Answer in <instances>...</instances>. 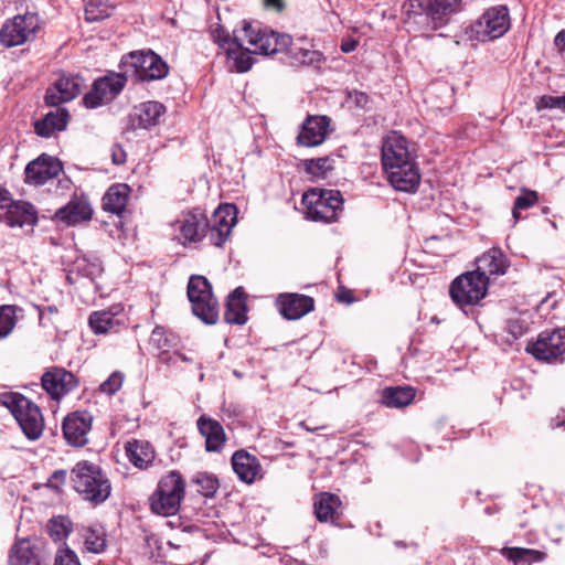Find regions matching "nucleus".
Here are the masks:
<instances>
[{
	"label": "nucleus",
	"mask_w": 565,
	"mask_h": 565,
	"mask_svg": "<svg viewBox=\"0 0 565 565\" xmlns=\"http://www.w3.org/2000/svg\"><path fill=\"white\" fill-rule=\"evenodd\" d=\"M382 164L388 181L398 191H414L420 181L419 170L407 148V140L399 135L386 138L382 147Z\"/></svg>",
	"instance_id": "1"
},
{
	"label": "nucleus",
	"mask_w": 565,
	"mask_h": 565,
	"mask_svg": "<svg viewBox=\"0 0 565 565\" xmlns=\"http://www.w3.org/2000/svg\"><path fill=\"white\" fill-rule=\"evenodd\" d=\"M460 0H408L404 7L405 24L409 30L435 31L448 22Z\"/></svg>",
	"instance_id": "2"
},
{
	"label": "nucleus",
	"mask_w": 565,
	"mask_h": 565,
	"mask_svg": "<svg viewBox=\"0 0 565 565\" xmlns=\"http://www.w3.org/2000/svg\"><path fill=\"white\" fill-rule=\"evenodd\" d=\"M70 480L82 500L94 505L104 503L111 493V482L97 463L81 460L71 469Z\"/></svg>",
	"instance_id": "3"
},
{
	"label": "nucleus",
	"mask_w": 565,
	"mask_h": 565,
	"mask_svg": "<svg viewBox=\"0 0 565 565\" xmlns=\"http://www.w3.org/2000/svg\"><path fill=\"white\" fill-rule=\"evenodd\" d=\"M0 405L7 407L29 440H38L44 430V418L40 407L15 392L0 394Z\"/></svg>",
	"instance_id": "4"
},
{
	"label": "nucleus",
	"mask_w": 565,
	"mask_h": 565,
	"mask_svg": "<svg viewBox=\"0 0 565 565\" xmlns=\"http://www.w3.org/2000/svg\"><path fill=\"white\" fill-rule=\"evenodd\" d=\"M301 203L306 217L313 222H335L343 209V199L338 190L309 189L303 193Z\"/></svg>",
	"instance_id": "5"
},
{
	"label": "nucleus",
	"mask_w": 565,
	"mask_h": 565,
	"mask_svg": "<svg viewBox=\"0 0 565 565\" xmlns=\"http://www.w3.org/2000/svg\"><path fill=\"white\" fill-rule=\"evenodd\" d=\"M185 493V482L180 472L173 470L163 476L150 497L152 512L159 515H173L178 512Z\"/></svg>",
	"instance_id": "6"
},
{
	"label": "nucleus",
	"mask_w": 565,
	"mask_h": 565,
	"mask_svg": "<svg viewBox=\"0 0 565 565\" xmlns=\"http://www.w3.org/2000/svg\"><path fill=\"white\" fill-rule=\"evenodd\" d=\"M489 279L481 277L475 270L466 271L456 277L449 286V296L452 302L466 311L475 307L487 296Z\"/></svg>",
	"instance_id": "7"
},
{
	"label": "nucleus",
	"mask_w": 565,
	"mask_h": 565,
	"mask_svg": "<svg viewBox=\"0 0 565 565\" xmlns=\"http://www.w3.org/2000/svg\"><path fill=\"white\" fill-rule=\"evenodd\" d=\"M188 298L192 312L206 324H215L218 320V302L213 296L212 285L204 277L193 275L188 282Z\"/></svg>",
	"instance_id": "8"
},
{
	"label": "nucleus",
	"mask_w": 565,
	"mask_h": 565,
	"mask_svg": "<svg viewBox=\"0 0 565 565\" xmlns=\"http://www.w3.org/2000/svg\"><path fill=\"white\" fill-rule=\"evenodd\" d=\"M510 29V15L505 6L487 9L472 24L471 31L480 42L493 41L503 36Z\"/></svg>",
	"instance_id": "9"
},
{
	"label": "nucleus",
	"mask_w": 565,
	"mask_h": 565,
	"mask_svg": "<svg viewBox=\"0 0 565 565\" xmlns=\"http://www.w3.org/2000/svg\"><path fill=\"white\" fill-rule=\"evenodd\" d=\"M241 33L253 47V54L274 55L284 52L290 45L289 34H280L271 30H256L248 22H244Z\"/></svg>",
	"instance_id": "10"
},
{
	"label": "nucleus",
	"mask_w": 565,
	"mask_h": 565,
	"mask_svg": "<svg viewBox=\"0 0 565 565\" xmlns=\"http://www.w3.org/2000/svg\"><path fill=\"white\" fill-rule=\"evenodd\" d=\"M124 63L134 67L137 78L141 82L162 79L169 73L168 64L151 50L131 52L124 57Z\"/></svg>",
	"instance_id": "11"
},
{
	"label": "nucleus",
	"mask_w": 565,
	"mask_h": 565,
	"mask_svg": "<svg viewBox=\"0 0 565 565\" xmlns=\"http://www.w3.org/2000/svg\"><path fill=\"white\" fill-rule=\"evenodd\" d=\"M79 385L78 379L71 371L61 366L47 367L41 376V386L49 397L60 403Z\"/></svg>",
	"instance_id": "12"
},
{
	"label": "nucleus",
	"mask_w": 565,
	"mask_h": 565,
	"mask_svg": "<svg viewBox=\"0 0 565 565\" xmlns=\"http://www.w3.org/2000/svg\"><path fill=\"white\" fill-rule=\"evenodd\" d=\"M127 83V76L121 73H109L94 81L90 90L84 96L88 108H96L116 98Z\"/></svg>",
	"instance_id": "13"
},
{
	"label": "nucleus",
	"mask_w": 565,
	"mask_h": 565,
	"mask_svg": "<svg viewBox=\"0 0 565 565\" xmlns=\"http://www.w3.org/2000/svg\"><path fill=\"white\" fill-rule=\"evenodd\" d=\"M38 29L39 18L36 14L17 15L1 28L0 42L7 47L21 45L34 39Z\"/></svg>",
	"instance_id": "14"
},
{
	"label": "nucleus",
	"mask_w": 565,
	"mask_h": 565,
	"mask_svg": "<svg viewBox=\"0 0 565 565\" xmlns=\"http://www.w3.org/2000/svg\"><path fill=\"white\" fill-rule=\"evenodd\" d=\"M526 351L536 360L556 361L565 353V329L541 332L536 341L527 343Z\"/></svg>",
	"instance_id": "15"
},
{
	"label": "nucleus",
	"mask_w": 565,
	"mask_h": 565,
	"mask_svg": "<svg viewBox=\"0 0 565 565\" xmlns=\"http://www.w3.org/2000/svg\"><path fill=\"white\" fill-rule=\"evenodd\" d=\"M92 425L93 416L89 412L75 411L68 413L62 422V431L66 444L76 448L86 446Z\"/></svg>",
	"instance_id": "16"
},
{
	"label": "nucleus",
	"mask_w": 565,
	"mask_h": 565,
	"mask_svg": "<svg viewBox=\"0 0 565 565\" xmlns=\"http://www.w3.org/2000/svg\"><path fill=\"white\" fill-rule=\"evenodd\" d=\"M63 170L61 161L49 154H41L25 167V182L33 185H43L56 178Z\"/></svg>",
	"instance_id": "17"
},
{
	"label": "nucleus",
	"mask_w": 565,
	"mask_h": 565,
	"mask_svg": "<svg viewBox=\"0 0 565 565\" xmlns=\"http://www.w3.org/2000/svg\"><path fill=\"white\" fill-rule=\"evenodd\" d=\"M84 81L77 75H63L46 89L44 100L47 106H58L74 99L82 90Z\"/></svg>",
	"instance_id": "18"
},
{
	"label": "nucleus",
	"mask_w": 565,
	"mask_h": 565,
	"mask_svg": "<svg viewBox=\"0 0 565 565\" xmlns=\"http://www.w3.org/2000/svg\"><path fill=\"white\" fill-rule=\"evenodd\" d=\"M166 106L156 100H149L134 107L129 116L134 129H151L160 124L166 114Z\"/></svg>",
	"instance_id": "19"
},
{
	"label": "nucleus",
	"mask_w": 565,
	"mask_h": 565,
	"mask_svg": "<svg viewBox=\"0 0 565 565\" xmlns=\"http://www.w3.org/2000/svg\"><path fill=\"white\" fill-rule=\"evenodd\" d=\"M235 221L234 205L226 204L216 209L213 213V224L209 227L211 244L221 247L227 241Z\"/></svg>",
	"instance_id": "20"
},
{
	"label": "nucleus",
	"mask_w": 565,
	"mask_h": 565,
	"mask_svg": "<svg viewBox=\"0 0 565 565\" xmlns=\"http://www.w3.org/2000/svg\"><path fill=\"white\" fill-rule=\"evenodd\" d=\"M54 216L67 225H76L92 218L93 207L85 195H73L66 205L55 212Z\"/></svg>",
	"instance_id": "21"
},
{
	"label": "nucleus",
	"mask_w": 565,
	"mask_h": 565,
	"mask_svg": "<svg viewBox=\"0 0 565 565\" xmlns=\"http://www.w3.org/2000/svg\"><path fill=\"white\" fill-rule=\"evenodd\" d=\"M280 315L288 320H297L315 308L313 298L300 294H284L277 298Z\"/></svg>",
	"instance_id": "22"
},
{
	"label": "nucleus",
	"mask_w": 565,
	"mask_h": 565,
	"mask_svg": "<svg viewBox=\"0 0 565 565\" xmlns=\"http://www.w3.org/2000/svg\"><path fill=\"white\" fill-rule=\"evenodd\" d=\"M199 433L205 439V450L207 452H220L223 450L227 440L223 426L206 415H201L196 420Z\"/></svg>",
	"instance_id": "23"
},
{
	"label": "nucleus",
	"mask_w": 565,
	"mask_h": 565,
	"mask_svg": "<svg viewBox=\"0 0 565 565\" xmlns=\"http://www.w3.org/2000/svg\"><path fill=\"white\" fill-rule=\"evenodd\" d=\"M329 119L326 116H309L302 124L297 137L299 145L305 147H317L327 137Z\"/></svg>",
	"instance_id": "24"
},
{
	"label": "nucleus",
	"mask_w": 565,
	"mask_h": 565,
	"mask_svg": "<svg viewBox=\"0 0 565 565\" xmlns=\"http://www.w3.org/2000/svg\"><path fill=\"white\" fill-rule=\"evenodd\" d=\"M477 268L475 269L481 277L500 276L504 275L509 262L505 254L500 248H490L483 253L476 260Z\"/></svg>",
	"instance_id": "25"
},
{
	"label": "nucleus",
	"mask_w": 565,
	"mask_h": 565,
	"mask_svg": "<svg viewBox=\"0 0 565 565\" xmlns=\"http://www.w3.org/2000/svg\"><path fill=\"white\" fill-rule=\"evenodd\" d=\"M232 467L238 479L248 484L253 483L262 471L259 460L244 449L233 454Z\"/></svg>",
	"instance_id": "26"
},
{
	"label": "nucleus",
	"mask_w": 565,
	"mask_h": 565,
	"mask_svg": "<svg viewBox=\"0 0 565 565\" xmlns=\"http://www.w3.org/2000/svg\"><path fill=\"white\" fill-rule=\"evenodd\" d=\"M210 224L203 213H189L181 221L180 233L183 237V244L198 243L206 234H210Z\"/></svg>",
	"instance_id": "27"
},
{
	"label": "nucleus",
	"mask_w": 565,
	"mask_h": 565,
	"mask_svg": "<svg viewBox=\"0 0 565 565\" xmlns=\"http://www.w3.org/2000/svg\"><path fill=\"white\" fill-rule=\"evenodd\" d=\"M68 119L70 114L67 109L57 107L34 122V131L40 137L50 138L55 131L65 130Z\"/></svg>",
	"instance_id": "28"
},
{
	"label": "nucleus",
	"mask_w": 565,
	"mask_h": 565,
	"mask_svg": "<svg viewBox=\"0 0 565 565\" xmlns=\"http://www.w3.org/2000/svg\"><path fill=\"white\" fill-rule=\"evenodd\" d=\"M244 41H246V38L241 33V30H235L233 32V46L230 45L226 49V54L233 61L234 67L238 73L249 71L254 64V58L250 56L253 50L244 47Z\"/></svg>",
	"instance_id": "29"
},
{
	"label": "nucleus",
	"mask_w": 565,
	"mask_h": 565,
	"mask_svg": "<svg viewBox=\"0 0 565 565\" xmlns=\"http://www.w3.org/2000/svg\"><path fill=\"white\" fill-rule=\"evenodd\" d=\"M246 312V292L243 287H237L227 297L224 320L230 324H244L247 320Z\"/></svg>",
	"instance_id": "30"
},
{
	"label": "nucleus",
	"mask_w": 565,
	"mask_h": 565,
	"mask_svg": "<svg viewBox=\"0 0 565 565\" xmlns=\"http://www.w3.org/2000/svg\"><path fill=\"white\" fill-rule=\"evenodd\" d=\"M3 220L11 227L33 225L38 221L35 211L30 203L14 200H12V205L3 212Z\"/></svg>",
	"instance_id": "31"
},
{
	"label": "nucleus",
	"mask_w": 565,
	"mask_h": 565,
	"mask_svg": "<svg viewBox=\"0 0 565 565\" xmlns=\"http://www.w3.org/2000/svg\"><path fill=\"white\" fill-rule=\"evenodd\" d=\"M130 188L125 183H115L108 188L103 196V210L120 215L127 205Z\"/></svg>",
	"instance_id": "32"
},
{
	"label": "nucleus",
	"mask_w": 565,
	"mask_h": 565,
	"mask_svg": "<svg viewBox=\"0 0 565 565\" xmlns=\"http://www.w3.org/2000/svg\"><path fill=\"white\" fill-rule=\"evenodd\" d=\"M313 508L319 522H334L340 516L341 500L335 494L322 492L316 497Z\"/></svg>",
	"instance_id": "33"
},
{
	"label": "nucleus",
	"mask_w": 565,
	"mask_h": 565,
	"mask_svg": "<svg viewBox=\"0 0 565 565\" xmlns=\"http://www.w3.org/2000/svg\"><path fill=\"white\" fill-rule=\"evenodd\" d=\"M125 449L129 461L139 469H147L156 456L153 447L147 440L129 441Z\"/></svg>",
	"instance_id": "34"
},
{
	"label": "nucleus",
	"mask_w": 565,
	"mask_h": 565,
	"mask_svg": "<svg viewBox=\"0 0 565 565\" xmlns=\"http://www.w3.org/2000/svg\"><path fill=\"white\" fill-rule=\"evenodd\" d=\"M416 391L412 386H388L381 393V403L388 408H403L415 398Z\"/></svg>",
	"instance_id": "35"
},
{
	"label": "nucleus",
	"mask_w": 565,
	"mask_h": 565,
	"mask_svg": "<svg viewBox=\"0 0 565 565\" xmlns=\"http://www.w3.org/2000/svg\"><path fill=\"white\" fill-rule=\"evenodd\" d=\"M501 555L513 565H533L543 563L547 558L544 551L525 547H503Z\"/></svg>",
	"instance_id": "36"
},
{
	"label": "nucleus",
	"mask_w": 565,
	"mask_h": 565,
	"mask_svg": "<svg viewBox=\"0 0 565 565\" xmlns=\"http://www.w3.org/2000/svg\"><path fill=\"white\" fill-rule=\"evenodd\" d=\"M9 565L38 564V555L34 545L28 539L17 540L9 551Z\"/></svg>",
	"instance_id": "37"
},
{
	"label": "nucleus",
	"mask_w": 565,
	"mask_h": 565,
	"mask_svg": "<svg viewBox=\"0 0 565 565\" xmlns=\"http://www.w3.org/2000/svg\"><path fill=\"white\" fill-rule=\"evenodd\" d=\"M77 274L82 277H86L94 281L103 273V265L98 257H88L86 255L78 256L73 264V269L67 276V279L72 281V274Z\"/></svg>",
	"instance_id": "38"
},
{
	"label": "nucleus",
	"mask_w": 565,
	"mask_h": 565,
	"mask_svg": "<svg viewBox=\"0 0 565 565\" xmlns=\"http://www.w3.org/2000/svg\"><path fill=\"white\" fill-rule=\"evenodd\" d=\"M88 323L95 334H106L119 326V320L113 311L100 310L90 313Z\"/></svg>",
	"instance_id": "39"
},
{
	"label": "nucleus",
	"mask_w": 565,
	"mask_h": 565,
	"mask_svg": "<svg viewBox=\"0 0 565 565\" xmlns=\"http://www.w3.org/2000/svg\"><path fill=\"white\" fill-rule=\"evenodd\" d=\"M334 159L326 156L317 159H306L301 166L306 173L311 175L312 180L324 179L333 170Z\"/></svg>",
	"instance_id": "40"
},
{
	"label": "nucleus",
	"mask_w": 565,
	"mask_h": 565,
	"mask_svg": "<svg viewBox=\"0 0 565 565\" xmlns=\"http://www.w3.org/2000/svg\"><path fill=\"white\" fill-rule=\"evenodd\" d=\"M46 530L55 542H61L72 532V522L67 516H54L49 521Z\"/></svg>",
	"instance_id": "41"
},
{
	"label": "nucleus",
	"mask_w": 565,
	"mask_h": 565,
	"mask_svg": "<svg viewBox=\"0 0 565 565\" xmlns=\"http://www.w3.org/2000/svg\"><path fill=\"white\" fill-rule=\"evenodd\" d=\"M539 202V194L534 190L521 189V193L515 198L512 216L515 222L521 218V211H525L534 206Z\"/></svg>",
	"instance_id": "42"
},
{
	"label": "nucleus",
	"mask_w": 565,
	"mask_h": 565,
	"mask_svg": "<svg viewBox=\"0 0 565 565\" xmlns=\"http://www.w3.org/2000/svg\"><path fill=\"white\" fill-rule=\"evenodd\" d=\"M18 307L13 305L0 306V340L8 338L17 324Z\"/></svg>",
	"instance_id": "43"
},
{
	"label": "nucleus",
	"mask_w": 565,
	"mask_h": 565,
	"mask_svg": "<svg viewBox=\"0 0 565 565\" xmlns=\"http://www.w3.org/2000/svg\"><path fill=\"white\" fill-rule=\"evenodd\" d=\"M193 482L198 486V492L205 498H212L220 487L217 478L207 472H198Z\"/></svg>",
	"instance_id": "44"
},
{
	"label": "nucleus",
	"mask_w": 565,
	"mask_h": 565,
	"mask_svg": "<svg viewBox=\"0 0 565 565\" xmlns=\"http://www.w3.org/2000/svg\"><path fill=\"white\" fill-rule=\"evenodd\" d=\"M84 539L87 551L96 554L104 552L106 547V534L103 529H86Z\"/></svg>",
	"instance_id": "45"
},
{
	"label": "nucleus",
	"mask_w": 565,
	"mask_h": 565,
	"mask_svg": "<svg viewBox=\"0 0 565 565\" xmlns=\"http://www.w3.org/2000/svg\"><path fill=\"white\" fill-rule=\"evenodd\" d=\"M110 15V8L104 0H88L85 6V19L88 22L102 21Z\"/></svg>",
	"instance_id": "46"
},
{
	"label": "nucleus",
	"mask_w": 565,
	"mask_h": 565,
	"mask_svg": "<svg viewBox=\"0 0 565 565\" xmlns=\"http://www.w3.org/2000/svg\"><path fill=\"white\" fill-rule=\"evenodd\" d=\"M288 46L289 47H287L284 52L287 53L296 63L311 64L315 61V56L318 54L316 51L305 49L294 43L291 38L290 45Z\"/></svg>",
	"instance_id": "47"
},
{
	"label": "nucleus",
	"mask_w": 565,
	"mask_h": 565,
	"mask_svg": "<svg viewBox=\"0 0 565 565\" xmlns=\"http://www.w3.org/2000/svg\"><path fill=\"white\" fill-rule=\"evenodd\" d=\"M505 330L512 340H518L527 332V323L521 318H511L507 321Z\"/></svg>",
	"instance_id": "48"
},
{
	"label": "nucleus",
	"mask_w": 565,
	"mask_h": 565,
	"mask_svg": "<svg viewBox=\"0 0 565 565\" xmlns=\"http://www.w3.org/2000/svg\"><path fill=\"white\" fill-rule=\"evenodd\" d=\"M543 108L565 110V94L562 96H542L537 102V109Z\"/></svg>",
	"instance_id": "49"
},
{
	"label": "nucleus",
	"mask_w": 565,
	"mask_h": 565,
	"mask_svg": "<svg viewBox=\"0 0 565 565\" xmlns=\"http://www.w3.org/2000/svg\"><path fill=\"white\" fill-rule=\"evenodd\" d=\"M122 385V375L120 373H113L106 381H104L99 390L108 395L115 394Z\"/></svg>",
	"instance_id": "50"
},
{
	"label": "nucleus",
	"mask_w": 565,
	"mask_h": 565,
	"mask_svg": "<svg viewBox=\"0 0 565 565\" xmlns=\"http://www.w3.org/2000/svg\"><path fill=\"white\" fill-rule=\"evenodd\" d=\"M54 565H81V563L73 551L64 548L57 552Z\"/></svg>",
	"instance_id": "51"
},
{
	"label": "nucleus",
	"mask_w": 565,
	"mask_h": 565,
	"mask_svg": "<svg viewBox=\"0 0 565 565\" xmlns=\"http://www.w3.org/2000/svg\"><path fill=\"white\" fill-rule=\"evenodd\" d=\"M212 36L213 40L225 51L230 45L233 46V35H231L223 26H218L213 30Z\"/></svg>",
	"instance_id": "52"
},
{
	"label": "nucleus",
	"mask_w": 565,
	"mask_h": 565,
	"mask_svg": "<svg viewBox=\"0 0 565 565\" xmlns=\"http://www.w3.org/2000/svg\"><path fill=\"white\" fill-rule=\"evenodd\" d=\"M349 98L360 108H365L370 102L367 94L358 90L350 93Z\"/></svg>",
	"instance_id": "53"
},
{
	"label": "nucleus",
	"mask_w": 565,
	"mask_h": 565,
	"mask_svg": "<svg viewBox=\"0 0 565 565\" xmlns=\"http://www.w3.org/2000/svg\"><path fill=\"white\" fill-rule=\"evenodd\" d=\"M164 329L161 327H156L152 331L151 339L154 343H157L159 349H163L167 347L168 340L163 338Z\"/></svg>",
	"instance_id": "54"
},
{
	"label": "nucleus",
	"mask_w": 565,
	"mask_h": 565,
	"mask_svg": "<svg viewBox=\"0 0 565 565\" xmlns=\"http://www.w3.org/2000/svg\"><path fill=\"white\" fill-rule=\"evenodd\" d=\"M12 200L11 193L0 185V211L4 212L7 207L12 205Z\"/></svg>",
	"instance_id": "55"
},
{
	"label": "nucleus",
	"mask_w": 565,
	"mask_h": 565,
	"mask_svg": "<svg viewBox=\"0 0 565 565\" xmlns=\"http://www.w3.org/2000/svg\"><path fill=\"white\" fill-rule=\"evenodd\" d=\"M111 159L115 164H121L126 161V152L119 145H114L111 148Z\"/></svg>",
	"instance_id": "56"
},
{
	"label": "nucleus",
	"mask_w": 565,
	"mask_h": 565,
	"mask_svg": "<svg viewBox=\"0 0 565 565\" xmlns=\"http://www.w3.org/2000/svg\"><path fill=\"white\" fill-rule=\"evenodd\" d=\"M67 477V472L65 470H56L52 473L49 482L52 487L57 488L58 483H64Z\"/></svg>",
	"instance_id": "57"
},
{
	"label": "nucleus",
	"mask_w": 565,
	"mask_h": 565,
	"mask_svg": "<svg viewBox=\"0 0 565 565\" xmlns=\"http://www.w3.org/2000/svg\"><path fill=\"white\" fill-rule=\"evenodd\" d=\"M358 46V41L353 39H348L345 41H342L341 43V51L343 53H350L353 52Z\"/></svg>",
	"instance_id": "58"
},
{
	"label": "nucleus",
	"mask_w": 565,
	"mask_h": 565,
	"mask_svg": "<svg viewBox=\"0 0 565 565\" xmlns=\"http://www.w3.org/2000/svg\"><path fill=\"white\" fill-rule=\"evenodd\" d=\"M551 426L553 428L562 427L565 429V411L564 409H562V412L555 418L552 419Z\"/></svg>",
	"instance_id": "59"
},
{
	"label": "nucleus",
	"mask_w": 565,
	"mask_h": 565,
	"mask_svg": "<svg viewBox=\"0 0 565 565\" xmlns=\"http://www.w3.org/2000/svg\"><path fill=\"white\" fill-rule=\"evenodd\" d=\"M554 43L558 51L565 52V30L558 32L554 39Z\"/></svg>",
	"instance_id": "60"
},
{
	"label": "nucleus",
	"mask_w": 565,
	"mask_h": 565,
	"mask_svg": "<svg viewBox=\"0 0 565 565\" xmlns=\"http://www.w3.org/2000/svg\"><path fill=\"white\" fill-rule=\"evenodd\" d=\"M45 312H49L50 315H54V313H57V308L56 306H49L44 309H40L39 311V318H40V322L42 323L43 320L45 319Z\"/></svg>",
	"instance_id": "61"
},
{
	"label": "nucleus",
	"mask_w": 565,
	"mask_h": 565,
	"mask_svg": "<svg viewBox=\"0 0 565 565\" xmlns=\"http://www.w3.org/2000/svg\"><path fill=\"white\" fill-rule=\"evenodd\" d=\"M265 4L268 8H273L277 11H280L284 8V3L281 0H265Z\"/></svg>",
	"instance_id": "62"
},
{
	"label": "nucleus",
	"mask_w": 565,
	"mask_h": 565,
	"mask_svg": "<svg viewBox=\"0 0 565 565\" xmlns=\"http://www.w3.org/2000/svg\"><path fill=\"white\" fill-rule=\"evenodd\" d=\"M284 564L285 565H311V564L306 563L305 561H300V559H297L294 557H287L284 561Z\"/></svg>",
	"instance_id": "63"
}]
</instances>
